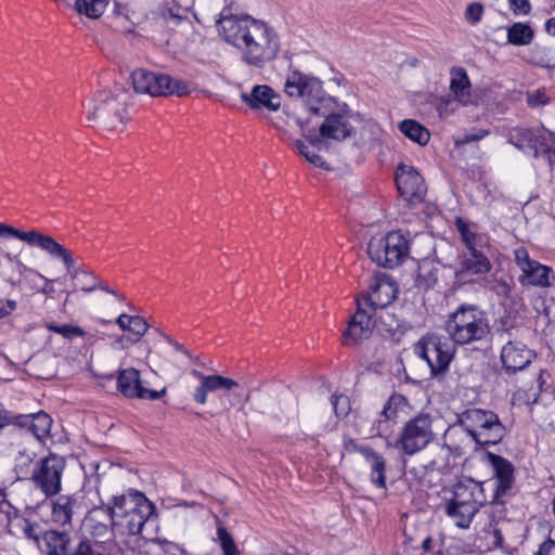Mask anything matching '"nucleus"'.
<instances>
[{
    "instance_id": "f3484780",
    "label": "nucleus",
    "mask_w": 555,
    "mask_h": 555,
    "mask_svg": "<svg viewBox=\"0 0 555 555\" xmlns=\"http://www.w3.org/2000/svg\"><path fill=\"white\" fill-rule=\"evenodd\" d=\"M515 262L521 270L519 283L522 286H535L546 288L555 281L552 268L530 258L527 248L520 246L514 250Z\"/></svg>"
},
{
    "instance_id": "4be33fe9",
    "label": "nucleus",
    "mask_w": 555,
    "mask_h": 555,
    "mask_svg": "<svg viewBox=\"0 0 555 555\" xmlns=\"http://www.w3.org/2000/svg\"><path fill=\"white\" fill-rule=\"evenodd\" d=\"M501 362L506 374L525 370L535 358L533 350L520 341H507L501 350Z\"/></svg>"
},
{
    "instance_id": "6ab92c4d",
    "label": "nucleus",
    "mask_w": 555,
    "mask_h": 555,
    "mask_svg": "<svg viewBox=\"0 0 555 555\" xmlns=\"http://www.w3.org/2000/svg\"><path fill=\"white\" fill-rule=\"evenodd\" d=\"M191 374L201 382L193 393V399L199 404H205L207 402L208 392H212L219 389L224 390V396L232 395L238 400H242L244 403L248 402L250 399V395H244L242 391L243 389L238 383L231 378L217 374L205 375L197 370H192Z\"/></svg>"
},
{
    "instance_id": "4468645a",
    "label": "nucleus",
    "mask_w": 555,
    "mask_h": 555,
    "mask_svg": "<svg viewBox=\"0 0 555 555\" xmlns=\"http://www.w3.org/2000/svg\"><path fill=\"white\" fill-rule=\"evenodd\" d=\"M455 346L449 337L433 333L423 336L415 344L414 352L427 362L431 375H438L449 369L455 353Z\"/></svg>"
},
{
    "instance_id": "a878e982",
    "label": "nucleus",
    "mask_w": 555,
    "mask_h": 555,
    "mask_svg": "<svg viewBox=\"0 0 555 555\" xmlns=\"http://www.w3.org/2000/svg\"><path fill=\"white\" fill-rule=\"evenodd\" d=\"M76 499L72 495H59L51 501V520L60 526H70Z\"/></svg>"
},
{
    "instance_id": "3c124183",
    "label": "nucleus",
    "mask_w": 555,
    "mask_h": 555,
    "mask_svg": "<svg viewBox=\"0 0 555 555\" xmlns=\"http://www.w3.org/2000/svg\"><path fill=\"white\" fill-rule=\"evenodd\" d=\"M543 143L545 144V146H541V151H540V155H543L544 157H546L548 164L551 166H554L555 165V142L545 137Z\"/></svg>"
},
{
    "instance_id": "603ef678",
    "label": "nucleus",
    "mask_w": 555,
    "mask_h": 555,
    "mask_svg": "<svg viewBox=\"0 0 555 555\" xmlns=\"http://www.w3.org/2000/svg\"><path fill=\"white\" fill-rule=\"evenodd\" d=\"M85 276L86 278H90L92 280V283L90 286H81V291L85 292V293H91L93 292L94 289L96 288H100L108 294H112V295H115L117 296V294L115 293L114 289H112L107 284H103L101 282H98V278L96 276H92V275H88L87 273H85Z\"/></svg>"
},
{
    "instance_id": "6e6552de",
    "label": "nucleus",
    "mask_w": 555,
    "mask_h": 555,
    "mask_svg": "<svg viewBox=\"0 0 555 555\" xmlns=\"http://www.w3.org/2000/svg\"><path fill=\"white\" fill-rule=\"evenodd\" d=\"M312 114L324 117L320 126V135L308 134L306 138L313 146H320L322 139L344 141L352 134L353 127L348 120L349 108L341 106L331 96L324 99L322 105L312 107Z\"/></svg>"
},
{
    "instance_id": "e2e57ef3",
    "label": "nucleus",
    "mask_w": 555,
    "mask_h": 555,
    "mask_svg": "<svg viewBox=\"0 0 555 555\" xmlns=\"http://www.w3.org/2000/svg\"><path fill=\"white\" fill-rule=\"evenodd\" d=\"M138 341H139L138 338L133 337L132 335H130V336L121 335L115 340V344L119 345L120 348L125 349L131 345L137 344Z\"/></svg>"
},
{
    "instance_id": "bf43d9fd",
    "label": "nucleus",
    "mask_w": 555,
    "mask_h": 555,
    "mask_svg": "<svg viewBox=\"0 0 555 555\" xmlns=\"http://www.w3.org/2000/svg\"><path fill=\"white\" fill-rule=\"evenodd\" d=\"M17 302L13 299H7L3 306H0V319L10 315L16 309Z\"/></svg>"
},
{
    "instance_id": "f03ea898",
    "label": "nucleus",
    "mask_w": 555,
    "mask_h": 555,
    "mask_svg": "<svg viewBox=\"0 0 555 555\" xmlns=\"http://www.w3.org/2000/svg\"><path fill=\"white\" fill-rule=\"evenodd\" d=\"M505 434V426L496 413L473 408L456 415V423L444 434V446L460 456L472 448L498 444Z\"/></svg>"
},
{
    "instance_id": "473e14b6",
    "label": "nucleus",
    "mask_w": 555,
    "mask_h": 555,
    "mask_svg": "<svg viewBox=\"0 0 555 555\" xmlns=\"http://www.w3.org/2000/svg\"><path fill=\"white\" fill-rule=\"evenodd\" d=\"M529 61L540 67H555V50L551 47L535 44L530 50Z\"/></svg>"
},
{
    "instance_id": "412c9836",
    "label": "nucleus",
    "mask_w": 555,
    "mask_h": 555,
    "mask_svg": "<svg viewBox=\"0 0 555 555\" xmlns=\"http://www.w3.org/2000/svg\"><path fill=\"white\" fill-rule=\"evenodd\" d=\"M396 184L400 195L411 203H421L427 191L417 169L405 164H400L397 168Z\"/></svg>"
},
{
    "instance_id": "8fccbe9b",
    "label": "nucleus",
    "mask_w": 555,
    "mask_h": 555,
    "mask_svg": "<svg viewBox=\"0 0 555 555\" xmlns=\"http://www.w3.org/2000/svg\"><path fill=\"white\" fill-rule=\"evenodd\" d=\"M67 555H105L102 552H99V548L94 547L92 544L88 543L83 539L78 543V545L74 548L72 553H67Z\"/></svg>"
},
{
    "instance_id": "a211bd4d",
    "label": "nucleus",
    "mask_w": 555,
    "mask_h": 555,
    "mask_svg": "<svg viewBox=\"0 0 555 555\" xmlns=\"http://www.w3.org/2000/svg\"><path fill=\"white\" fill-rule=\"evenodd\" d=\"M487 457L494 472V479L486 481L489 483L487 490L492 491L489 503L492 507L502 506V498L509 494L515 482L514 466L506 459L491 452H487Z\"/></svg>"
},
{
    "instance_id": "cd10ccee",
    "label": "nucleus",
    "mask_w": 555,
    "mask_h": 555,
    "mask_svg": "<svg viewBox=\"0 0 555 555\" xmlns=\"http://www.w3.org/2000/svg\"><path fill=\"white\" fill-rule=\"evenodd\" d=\"M7 530L9 534L15 538L26 539L39 545L41 534L40 526L25 518L22 514L13 524H10Z\"/></svg>"
},
{
    "instance_id": "5fc2aeb1",
    "label": "nucleus",
    "mask_w": 555,
    "mask_h": 555,
    "mask_svg": "<svg viewBox=\"0 0 555 555\" xmlns=\"http://www.w3.org/2000/svg\"><path fill=\"white\" fill-rule=\"evenodd\" d=\"M7 418H8V425L14 424L18 427H28V428L30 427L31 414H29V415H24V414L12 415L9 412H7Z\"/></svg>"
},
{
    "instance_id": "f8f14e48",
    "label": "nucleus",
    "mask_w": 555,
    "mask_h": 555,
    "mask_svg": "<svg viewBox=\"0 0 555 555\" xmlns=\"http://www.w3.org/2000/svg\"><path fill=\"white\" fill-rule=\"evenodd\" d=\"M433 423V416L424 412L408 420L400 429L396 448L409 456L426 449L435 439Z\"/></svg>"
},
{
    "instance_id": "0eeeda50",
    "label": "nucleus",
    "mask_w": 555,
    "mask_h": 555,
    "mask_svg": "<svg viewBox=\"0 0 555 555\" xmlns=\"http://www.w3.org/2000/svg\"><path fill=\"white\" fill-rule=\"evenodd\" d=\"M489 483L472 478L457 481L452 498L447 502L444 512L462 529H467L479 509L490 501L486 495Z\"/></svg>"
},
{
    "instance_id": "aec40b11",
    "label": "nucleus",
    "mask_w": 555,
    "mask_h": 555,
    "mask_svg": "<svg viewBox=\"0 0 555 555\" xmlns=\"http://www.w3.org/2000/svg\"><path fill=\"white\" fill-rule=\"evenodd\" d=\"M116 386L117 390L129 399L157 400L166 393V388L159 391L145 388L142 385L140 372L133 367L118 371Z\"/></svg>"
},
{
    "instance_id": "5701e85b",
    "label": "nucleus",
    "mask_w": 555,
    "mask_h": 555,
    "mask_svg": "<svg viewBox=\"0 0 555 555\" xmlns=\"http://www.w3.org/2000/svg\"><path fill=\"white\" fill-rule=\"evenodd\" d=\"M480 247L468 248L459 256V268L456 270L459 278L485 274L491 270L492 264Z\"/></svg>"
},
{
    "instance_id": "6e6d98bb",
    "label": "nucleus",
    "mask_w": 555,
    "mask_h": 555,
    "mask_svg": "<svg viewBox=\"0 0 555 555\" xmlns=\"http://www.w3.org/2000/svg\"><path fill=\"white\" fill-rule=\"evenodd\" d=\"M305 158L315 167L326 169V170L331 169L330 166L327 165V163L323 159V157L317 153L309 151L308 154H305Z\"/></svg>"
},
{
    "instance_id": "09e8293b",
    "label": "nucleus",
    "mask_w": 555,
    "mask_h": 555,
    "mask_svg": "<svg viewBox=\"0 0 555 555\" xmlns=\"http://www.w3.org/2000/svg\"><path fill=\"white\" fill-rule=\"evenodd\" d=\"M550 99L547 98L545 90L538 89L532 93L527 94V104L530 107H538L547 104Z\"/></svg>"
},
{
    "instance_id": "4c0bfd02",
    "label": "nucleus",
    "mask_w": 555,
    "mask_h": 555,
    "mask_svg": "<svg viewBox=\"0 0 555 555\" xmlns=\"http://www.w3.org/2000/svg\"><path fill=\"white\" fill-rule=\"evenodd\" d=\"M454 223L466 249L475 246H482V237L477 235L475 232H472L469 224L463 218L456 217Z\"/></svg>"
},
{
    "instance_id": "c9c22d12",
    "label": "nucleus",
    "mask_w": 555,
    "mask_h": 555,
    "mask_svg": "<svg viewBox=\"0 0 555 555\" xmlns=\"http://www.w3.org/2000/svg\"><path fill=\"white\" fill-rule=\"evenodd\" d=\"M75 8L79 14L89 18H99L106 9L105 0H76Z\"/></svg>"
},
{
    "instance_id": "864d4df0",
    "label": "nucleus",
    "mask_w": 555,
    "mask_h": 555,
    "mask_svg": "<svg viewBox=\"0 0 555 555\" xmlns=\"http://www.w3.org/2000/svg\"><path fill=\"white\" fill-rule=\"evenodd\" d=\"M509 8L515 14L527 15L531 11L529 0H509Z\"/></svg>"
},
{
    "instance_id": "338daca9",
    "label": "nucleus",
    "mask_w": 555,
    "mask_h": 555,
    "mask_svg": "<svg viewBox=\"0 0 555 555\" xmlns=\"http://www.w3.org/2000/svg\"><path fill=\"white\" fill-rule=\"evenodd\" d=\"M130 318L131 315L129 314H126V313H121L117 319H116V324L122 330V331H128V327H129V322H130Z\"/></svg>"
},
{
    "instance_id": "c756f323",
    "label": "nucleus",
    "mask_w": 555,
    "mask_h": 555,
    "mask_svg": "<svg viewBox=\"0 0 555 555\" xmlns=\"http://www.w3.org/2000/svg\"><path fill=\"white\" fill-rule=\"evenodd\" d=\"M43 542L48 555H67L69 535L65 531L49 530L43 533Z\"/></svg>"
},
{
    "instance_id": "e433bc0d",
    "label": "nucleus",
    "mask_w": 555,
    "mask_h": 555,
    "mask_svg": "<svg viewBox=\"0 0 555 555\" xmlns=\"http://www.w3.org/2000/svg\"><path fill=\"white\" fill-rule=\"evenodd\" d=\"M409 404L408 399L398 392H393L384 404L380 415L385 421L393 420L397 417L398 412Z\"/></svg>"
},
{
    "instance_id": "37998d69",
    "label": "nucleus",
    "mask_w": 555,
    "mask_h": 555,
    "mask_svg": "<svg viewBox=\"0 0 555 555\" xmlns=\"http://www.w3.org/2000/svg\"><path fill=\"white\" fill-rule=\"evenodd\" d=\"M217 538L224 555H240L232 535L224 527L217 528Z\"/></svg>"
},
{
    "instance_id": "0e129e2a",
    "label": "nucleus",
    "mask_w": 555,
    "mask_h": 555,
    "mask_svg": "<svg viewBox=\"0 0 555 555\" xmlns=\"http://www.w3.org/2000/svg\"><path fill=\"white\" fill-rule=\"evenodd\" d=\"M514 327V322L506 318V319H501L500 322H499V326H498V332L499 333H508L512 328Z\"/></svg>"
},
{
    "instance_id": "1a4fd4ad",
    "label": "nucleus",
    "mask_w": 555,
    "mask_h": 555,
    "mask_svg": "<svg viewBox=\"0 0 555 555\" xmlns=\"http://www.w3.org/2000/svg\"><path fill=\"white\" fill-rule=\"evenodd\" d=\"M83 540L99 548L105 555H117L119 546L116 542V528L105 506H95L88 512L82 520Z\"/></svg>"
},
{
    "instance_id": "052dcab7",
    "label": "nucleus",
    "mask_w": 555,
    "mask_h": 555,
    "mask_svg": "<svg viewBox=\"0 0 555 555\" xmlns=\"http://www.w3.org/2000/svg\"><path fill=\"white\" fill-rule=\"evenodd\" d=\"M492 527V537H493V546L495 547H503L504 544V537L502 533V529L498 527L495 524L494 526L490 525Z\"/></svg>"
},
{
    "instance_id": "20e7f679",
    "label": "nucleus",
    "mask_w": 555,
    "mask_h": 555,
    "mask_svg": "<svg viewBox=\"0 0 555 555\" xmlns=\"http://www.w3.org/2000/svg\"><path fill=\"white\" fill-rule=\"evenodd\" d=\"M132 92L120 85L99 89L88 102L82 103L88 121L96 122L109 131L120 130L129 119L128 106L132 103Z\"/></svg>"
},
{
    "instance_id": "f704fd0d",
    "label": "nucleus",
    "mask_w": 555,
    "mask_h": 555,
    "mask_svg": "<svg viewBox=\"0 0 555 555\" xmlns=\"http://www.w3.org/2000/svg\"><path fill=\"white\" fill-rule=\"evenodd\" d=\"M34 459L35 453L28 452L27 450H22L17 453L15 457L14 472L18 480L27 479L29 476L31 477L34 468L31 467V464Z\"/></svg>"
},
{
    "instance_id": "7c9ffc66",
    "label": "nucleus",
    "mask_w": 555,
    "mask_h": 555,
    "mask_svg": "<svg viewBox=\"0 0 555 555\" xmlns=\"http://www.w3.org/2000/svg\"><path fill=\"white\" fill-rule=\"evenodd\" d=\"M398 127L406 138L420 145H426L430 139L429 131L414 119H404Z\"/></svg>"
},
{
    "instance_id": "b1692460",
    "label": "nucleus",
    "mask_w": 555,
    "mask_h": 555,
    "mask_svg": "<svg viewBox=\"0 0 555 555\" xmlns=\"http://www.w3.org/2000/svg\"><path fill=\"white\" fill-rule=\"evenodd\" d=\"M241 100L253 109L275 112L281 107V95L267 85H256L249 93L242 92Z\"/></svg>"
},
{
    "instance_id": "49530a36",
    "label": "nucleus",
    "mask_w": 555,
    "mask_h": 555,
    "mask_svg": "<svg viewBox=\"0 0 555 555\" xmlns=\"http://www.w3.org/2000/svg\"><path fill=\"white\" fill-rule=\"evenodd\" d=\"M483 14V7L482 4L478 2H473L468 4V7L465 10V20L472 24L475 25L481 21Z\"/></svg>"
},
{
    "instance_id": "13d9d810",
    "label": "nucleus",
    "mask_w": 555,
    "mask_h": 555,
    "mask_svg": "<svg viewBox=\"0 0 555 555\" xmlns=\"http://www.w3.org/2000/svg\"><path fill=\"white\" fill-rule=\"evenodd\" d=\"M537 555H555V541L552 539L544 541L540 545Z\"/></svg>"
},
{
    "instance_id": "4d7b16f0",
    "label": "nucleus",
    "mask_w": 555,
    "mask_h": 555,
    "mask_svg": "<svg viewBox=\"0 0 555 555\" xmlns=\"http://www.w3.org/2000/svg\"><path fill=\"white\" fill-rule=\"evenodd\" d=\"M163 550H164L165 554H168V555H184L185 554V551L183 547H181L177 543L168 542V541L164 542Z\"/></svg>"
},
{
    "instance_id": "58836bf2",
    "label": "nucleus",
    "mask_w": 555,
    "mask_h": 555,
    "mask_svg": "<svg viewBox=\"0 0 555 555\" xmlns=\"http://www.w3.org/2000/svg\"><path fill=\"white\" fill-rule=\"evenodd\" d=\"M418 288L429 289L438 283L437 269L428 266H421L415 280Z\"/></svg>"
},
{
    "instance_id": "774afa93",
    "label": "nucleus",
    "mask_w": 555,
    "mask_h": 555,
    "mask_svg": "<svg viewBox=\"0 0 555 555\" xmlns=\"http://www.w3.org/2000/svg\"><path fill=\"white\" fill-rule=\"evenodd\" d=\"M545 30L548 35L555 36V17L546 21Z\"/></svg>"
},
{
    "instance_id": "9b49d317",
    "label": "nucleus",
    "mask_w": 555,
    "mask_h": 555,
    "mask_svg": "<svg viewBox=\"0 0 555 555\" xmlns=\"http://www.w3.org/2000/svg\"><path fill=\"white\" fill-rule=\"evenodd\" d=\"M131 79L135 92L151 96H185L191 92L189 82L144 68L133 70Z\"/></svg>"
},
{
    "instance_id": "bb28decb",
    "label": "nucleus",
    "mask_w": 555,
    "mask_h": 555,
    "mask_svg": "<svg viewBox=\"0 0 555 555\" xmlns=\"http://www.w3.org/2000/svg\"><path fill=\"white\" fill-rule=\"evenodd\" d=\"M450 75V90L455 100L463 104L469 103L472 83L466 69L461 66H454L451 68Z\"/></svg>"
},
{
    "instance_id": "dca6fc26",
    "label": "nucleus",
    "mask_w": 555,
    "mask_h": 555,
    "mask_svg": "<svg viewBox=\"0 0 555 555\" xmlns=\"http://www.w3.org/2000/svg\"><path fill=\"white\" fill-rule=\"evenodd\" d=\"M284 91L289 98L301 99L308 111L312 114V107L322 105L324 95L322 82L315 78L308 76L295 69L292 70L285 80Z\"/></svg>"
},
{
    "instance_id": "a18cd8bd",
    "label": "nucleus",
    "mask_w": 555,
    "mask_h": 555,
    "mask_svg": "<svg viewBox=\"0 0 555 555\" xmlns=\"http://www.w3.org/2000/svg\"><path fill=\"white\" fill-rule=\"evenodd\" d=\"M128 325H129L128 332H130L133 337L138 338V340H140L141 337L149 330V324L140 315H131L130 322Z\"/></svg>"
},
{
    "instance_id": "393cba45",
    "label": "nucleus",
    "mask_w": 555,
    "mask_h": 555,
    "mask_svg": "<svg viewBox=\"0 0 555 555\" xmlns=\"http://www.w3.org/2000/svg\"><path fill=\"white\" fill-rule=\"evenodd\" d=\"M546 135L526 127H515L508 133V142L525 153H532L534 157L540 156L541 146Z\"/></svg>"
},
{
    "instance_id": "680f3d73",
    "label": "nucleus",
    "mask_w": 555,
    "mask_h": 555,
    "mask_svg": "<svg viewBox=\"0 0 555 555\" xmlns=\"http://www.w3.org/2000/svg\"><path fill=\"white\" fill-rule=\"evenodd\" d=\"M489 130L480 129L477 132L466 134L465 138L462 140L463 143H470L475 141H479L483 138H486L489 134Z\"/></svg>"
},
{
    "instance_id": "ea45409f",
    "label": "nucleus",
    "mask_w": 555,
    "mask_h": 555,
    "mask_svg": "<svg viewBox=\"0 0 555 555\" xmlns=\"http://www.w3.org/2000/svg\"><path fill=\"white\" fill-rule=\"evenodd\" d=\"M380 325L385 326V328L380 327V331H385L387 333V337L392 340H398L402 335L401 325L399 321L395 318L393 314L385 312L379 317Z\"/></svg>"
},
{
    "instance_id": "69168bd1",
    "label": "nucleus",
    "mask_w": 555,
    "mask_h": 555,
    "mask_svg": "<svg viewBox=\"0 0 555 555\" xmlns=\"http://www.w3.org/2000/svg\"><path fill=\"white\" fill-rule=\"evenodd\" d=\"M340 401H343V403L345 404V403H347L348 399L344 396H332V404H333V408H334L337 416H339L341 414H346L345 411H341V412L338 411V404Z\"/></svg>"
},
{
    "instance_id": "7ed1b4c3",
    "label": "nucleus",
    "mask_w": 555,
    "mask_h": 555,
    "mask_svg": "<svg viewBox=\"0 0 555 555\" xmlns=\"http://www.w3.org/2000/svg\"><path fill=\"white\" fill-rule=\"evenodd\" d=\"M370 288V293L356 299L357 311L341 334V343L345 346H356L369 339L376 325L373 320L376 310L387 307L396 298L390 283L376 281Z\"/></svg>"
},
{
    "instance_id": "72a5a7b5",
    "label": "nucleus",
    "mask_w": 555,
    "mask_h": 555,
    "mask_svg": "<svg viewBox=\"0 0 555 555\" xmlns=\"http://www.w3.org/2000/svg\"><path fill=\"white\" fill-rule=\"evenodd\" d=\"M52 418L46 412L31 414L29 431L38 439L43 440L50 436Z\"/></svg>"
},
{
    "instance_id": "2eb2a0df",
    "label": "nucleus",
    "mask_w": 555,
    "mask_h": 555,
    "mask_svg": "<svg viewBox=\"0 0 555 555\" xmlns=\"http://www.w3.org/2000/svg\"><path fill=\"white\" fill-rule=\"evenodd\" d=\"M66 461L63 456L50 453L36 462L30 480L47 498L57 495L62 490V477Z\"/></svg>"
},
{
    "instance_id": "f257e3e1",
    "label": "nucleus",
    "mask_w": 555,
    "mask_h": 555,
    "mask_svg": "<svg viewBox=\"0 0 555 555\" xmlns=\"http://www.w3.org/2000/svg\"><path fill=\"white\" fill-rule=\"evenodd\" d=\"M217 28L224 41L241 51L242 61L249 66L262 68L280 52L278 33L266 22L250 15H221Z\"/></svg>"
},
{
    "instance_id": "ddd939ff",
    "label": "nucleus",
    "mask_w": 555,
    "mask_h": 555,
    "mask_svg": "<svg viewBox=\"0 0 555 555\" xmlns=\"http://www.w3.org/2000/svg\"><path fill=\"white\" fill-rule=\"evenodd\" d=\"M410 244L400 231H392L380 237H372L367 244V254L378 267L393 269L409 256Z\"/></svg>"
},
{
    "instance_id": "a19ab883",
    "label": "nucleus",
    "mask_w": 555,
    "mask_h": 555,
    "mask_svg": "<svg viewBox=\"0 0 555 555\" xmlns=\"http://www.w3.org/2000/svg\"><path fill=\"white\" fill-rule=\"evenodd\" d=\"M46 327L48 331L62 335L66 339H73L75 337H83L86 332L83 328L77 325L63 324L57 325L53 322L47 323Z\"/></svg>"
},
{
    "instance_id": "de8ad7c7",
    "label": "nucleus",
    "mask_w": 555,
    "mask_h": 555,
    "mask_svg": "<svg viewBox=\"0 0 555 555\" xmlns=\"http://www.w3.org/2000/svg\"><path fill=\"white\" fill-rule=\"evenodd\" d=\"M343 447H344L345 452H347V453L357 452V453H360L363 457L366 455V451H371L373 449L369 446L360 444L353 438H345Z\"/></svg>"
},
{
    "instance_id": "c85d7f7f",
    "label": "nucleus",
    "mask_w": 555,
    "mask_h": 555,
    "mask_svg": "<svg viewBox=\"0 0 555 555\" xmlns=\"http://www.w3.org/2000/svg\"><path fill=\"white\" fill-rule=\"evenodd\" d=\"M364 459L370 466L371 482L379 489H386L387 462L384 455L372 449L366 451Z\"/></svg>"
},
{
    "instance_id": "c03bdc74",
    "label": "nucleus",
    "mask_w": 555,
    "mask_h": 555,
    "mask_svg": "<svg viewBox=\"0 0 555 555\" xmlns=\"http://www.w3.org/2000/svg\"><path fill=\"white\" fill-rule=\"evenodd\" d=\"M486 286L491 292L495 293L500 297L508 298L511 294L509 284L503 279H498L495 276L487 280Z\"/></svg>"
},
{
    "instance_id": "423d86ee",
    "label": "nucleus",
    "mask_w": 555,
    "mask_h": 555,
    "mask_svg": "<svg viewBox=\"0 0 555 555\" xmlns=\"http://www.w3.org/2000/svg\"><path fill=\"white\" fill-rule=\"evenodd\" d=\"M106 507L113 526L121 535L141 534L146 521L155 513V505L140 491L113 496Z\"/></svg>"
},
{
    "instance_id": "9d476101",
    "label": "nucleus",
    "mask_w": 555,
    "mask_h": 555,
    "mask_svg": "<svg viewBox=\"0 0 555 555\" xmlns=\"http://www.w3.org/2000/svg\"><path fill=\"white\" fill-rule=\"evenodd\" d=\"M1 237H15L30 246H36L49 254L52 258L59 259L66 268L73 279H77L79 270L76 268L73 254L62 244L57 243L52 236L42 234L35 230L21 231L12 225L0 222Z\"/></svg>"
},
{
    "instance_id": "39448f33",
    "label": "nucleus",
    "mask_w": 555,
    "mask_h": 555,
    "mask_svg": "<svg viewBox=\"0 0 555 555\" xmlns=\"http://www.w3.org/2000/svg\"><path fill=\"white\" fill-rule=\"evenodd\" d=\"M491 328L487 312L474 304H461L444 323L449 339L456 346L486 343Z\"/></svg>"
},
{
    "instance_id": "79ce46f5",
    "label": "nucleus",
    "mask_w": 555,
    "mask_h": 555,
    "mask_svg": "<svg viewBox=\"0 0 555 555\" xmlns=\"http://www.w3.org/2000/svg\"><path fill=\"white\" fill-rule=\"evenodd\" d=\"M0 514L5 518V527L9 528L10 524L21 516V512L10 501L7 500V492L0 488Z\"/></svg>"
},
{
    "instance_id": "2f4dec72",
    "label": "nucleus",
    "mask_w": 555,
    "mask_h": 555,
    "mask_svg": "<svg viewBox=\"0 0 555 555\" xmlns=\"http://www.w3.org/2000/svg\"><path fill=\"white\" fill-rule=\"evenodd\" d=\"M534 37L533 29L525 23H514L507 28V42L513 46H528Z\"/></svg>"
}]
</instances>
